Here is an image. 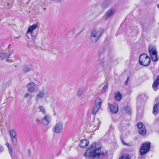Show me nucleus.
Wrapping results in <instances>:
<instances>
[{"label": "nucleus", "mask_w": 159, "mask_h": 159, "mask_svg": "<svg viewBox=\"0 0 159 159\" xmlns=\"http://www.w3.org/2000/svg\"><path fill=\"white\" fill-rule=\"evenodd\" d=\"M104 154L101 147L95 143H93L88 148L84 156L88 158H98L102 156Z\"/></svg>", "instance_id": "1"}, {"label": "nucleus", "mask_w": 159, "mask_h": 159, "mask_svg": "<svg viewBox=\"0 0 159 159\" xmlns=\"http://www.w3.org/2000/svg\"><path fill=\"white\" fill-rule=\"evenodd\" d=\"M103 32V29L100 28H95L93 29L90 34V41L93 43H96Z\"/></svg>", "instance_id": "2"}, {"label": "nucleus", "mask_w": 159, "mask_h": 159, "mask_svg": "<svg viewBox=\"0 0 159 159\" xmlns=\"http://www.w3.org/2000/svg\"><path fill=\"white\" fill-rule=\"evenodd\" d=\"M139 62L141 65L148 66L150 63V59L146 54H143L140 56Z\"/></svg>", "instance_id": "3"}, {"label": "nucleus", "mask_w": 159, "mask_h": 159, "mask_svg": "<svg viewBox=\"0 0 159 159\" xmlns=\"http://www.w3.org/2000/svg\"><path fill=\"white\" fill-rule=\"evenodd\" d=\"M116 12V10L115 8H111L107 10L102 17L103 21H106L110 18L113 16Z\"/></svg>", "instance_id": "4"}, {"label": "nucleus", "mask_w": 159, "mask_h": 159, "mask_svg": "<svg viewBox=\"0 0 159 159\" xmlns=\"http://www.w3.org/2000/svg\"><path fill=\"white\" fill-rule=\"evenodd\" d=\"M102 102V100L100 98L98 97L96 99L93 110V114H95L98 112Z\"/></svg>", "instance_id": "5"}, {"label": "nucleus", "mask_w": 159, "mask_h": 159, "mask_svg": "<svg viewBox=\"0 0 159 159\" xmlns=\"http://www.w3.org/2000/svg\"><path fill=\"white\" fill-rule=\"evenodd\" d=\"M26 87L28 91L31 93L35 92L38 90V86L37 84L31 82L27 84Z\"/></svg>", "instance_id": "6"}, {"label": "nucleus", "mask_w": 159, "mask_h": 159, "mask_svg": "<svg viewBox=\"0 0 159 159\" xmlns=\"http://www.w3.org/2000/svg\"><path fill=\"white\" fill-rule=\"evenodd\" d=\"M150 147V143L147 142L143 143L140 149V155H143L148 152L149 151Z\"/></svg>", "instance_id": "7"}, {"label": "nucleus", "mask_w": 159, "mask_h": 159, "mask_svg": "<svg viewBox=\"0 0 159 159\" xmlns=\"http://www.w3.org/2000/svg\"><path fill=\"white\" fill-rule=\"evenodd\" d=\"M42 120V124L44 125H47L51 122V118L49 114L45 115Z\"/></svg>", "instance_id": "8"}, {"label": "nucleus", "mask_w": 159, "mask_h": 159, "mask_svg": "<svg viewBox=\"0 0 159 159\" xmlns=\"http://www.w3.org/2000/svg\"><path fill=\"white\" fill-rule=\"evenodd\" d=\"M139 131L141 135H143L146 132V130L145 125L142 123H139L137 124Z\"/></svg>", "instance_id": "9"}, {"label": "nucleus", "mask_w": 159, "mask_h": 159, "mask_svg": "<svg viewBox=\"0 0 159 159\" xmlns=\"http://www.w3.org/2000/svg\"><path fill=\"white\" fill-rule=\"evenodd\" d=\"M63 125L62 123H57L54 128V132L57 134L60 133L62 131Z\"/></svg>", "instance_id": "10"}, {"label": "nucleus", "mask_w": 159, "mask_h": 159, "mask_svg": "<svg viewBox=\"0 0 159 159\" xmlns=\"http://www.w3.org/2000/svg\"><path fill=\"white\" fill-rule=\"evenodd\" d=\"M159 86V75H157L155 80L152 85V88L153 90L156 91L158 89Z\"/></svg>", "instance_id": "11"}, {"label": "nucleus", "mask_w": 159, "mask_h": 159, "mask_svg": "<svg viewBox=\"0 0 159 159\" xmlns=\"http://www.w3.org/2000/svg\"><path fill=\"white\" fill-rule=\"evenodd\" d=\"M109 105L110 106V111L112 113L115 114L117 112L118 106L116 103L114 102L113 104H109Z\"/></svg>", "instance_id": "12"}, {"label": "nucleus", "mask_w": 159, "mask_h": 159, "mask_svg": "<svg viewBox=\"0 0 159 159\" xmlns=\"http://www.w3.org/2000/svg\"><path fill=\"white\" fill-rule=\"evenodd\" d=\"M45 94V90H43L39 91L35 97V99L38 101L40 99L43 98Z\"/></svg>", "instance_id": "13"}, {"label": "nucleus", "mask_w": 159, "mask_h": 159, "mask_svg": "<svg viewBox=\"0 0 159 159\" xmlns=\"http://www.w3.org/2000/svg\"><path fill=\"white\" fill-rule=\"evenodd\" d=\"M38 26V23H36L30 26L28 28L27 33H30L32 34L33 31L37 29Z\"/></svg>", "instance_id": "14"}, {"label": "nucleus", "mask_w": 159, "mask_h": 159, "mask_svg": "<svg viewBox=\"0 0 159 159\" xmlns=\"http://www.w3.org/2000/svg\"><path fill=\"white\" fill-rule=\"evenodd\" d=\"M12 141L13 142L16 143L17 142V139L16 137V132L13 130H11L10 131Z\"/></svg>", "instance_id": "15"}, {"label": "nucleus", "mask_w": 159, "mask_h": 159, "mask_svg": "<svg viewBox=\"0 0 159 159\" xmlns=\"http://www.w3.org/2000/svg\"><path fill=\"white\" fill-rule=\"evenodd\" d=\"M89 142L86 139H83L80 141V146L82 148H84L87 146Z\"/></svg>", "instance_id": "16"}, {"label": "nucleus", "mask_w": 159, "mask_h": 159, "mask_svg": "<svg viewBox=\"0 0 159 159\" xmlns=\"http://www.w3.org/2000/svg\"><path fill=\"white\" fill-rule=\"evenodd\" d=\"M122 97L121 93L119 92H117L115 93V98L116 100L117 101H120Z\"/></svg>", "instance_id": "17"}, {"label": "nucleus", "mask_w": 159, "mask_h": 159, "mask_svg": "<svg viewBox=\"0 0 159 159\" xmlns=\"http://www.w3.org/2000/svg\"><path fill=\"white\" fill-rule=\"evenodd\" d=\"M148 50L150 55L157 53L156 48L153 46H150Z\"/></svg>", "instance_id": "18"}, {"label": "nucleus", "mask_w": 159, "mask_h": 159, "mask_svg": "<svg viewBox=\"0 0 159 159\" xmlns=\"http://www.w3.org/2000/svg\"><path fill=\"white\" fill-rule=\"evenodd\" d=\"M38 109L39 111L43 115H45L46 114V111L44 107L42 106H39L38 107Z\"/></svg>", "instance_id": "19"}, {"label": "nucleus", "mask_w": 159, "mask_h": 159, "mask_svg": "<svg viewBox=\"0 0 159 159\" xmlns=\"http://www.w3.org/2000/svg\"><path fill=\"white\" fill-rule=\"evenodd\" d=\"M158 112H159V103H156L153 109V114L154 115H156L155 113H157Z\"/></svg>", "instance_id": "20"}, {"label": "nucleus", "mask_w": 159, "mask_h": 159, "mask_svg": "<svg viewBox=\"0 0 159 159\" xmlns=\"http://www.w3.org/2000/svg\"><path fill=\"white\" fill-rule=\"evenodd\" d=\"M151 59L153 61H156L158 60L157 53L150 55Z\"/></svg>", "instance_id": "21"}, {"label": "nucleus", "mask_w": 159, "mask_h": 159, "mask_svg": "<svg viewBox=\"0 0 159 159\" xmlns=\"http://www.w3.org/2000/svg\"><path fill=\"white\" fill-rule=\"evenodd\" d=\"M0 59L3 60L6 58H8L9 57L7 53L5 52H2L0 55Z\"/></svg>", "instance_id": "22"}, {"label": "nucleus", "mask_w": 159, "mask_h": 159, "mask_svg": "<svg viewBox=\"0 0 159 159\" xmlns=\"http://www.w3.org/2000/svg\"><path fill=\"white\" fill-rule=\"evenodd\" d=\"M31 67L30 66H25L23 68V71L25 72H27L31 70Z\"/></svg>", "instance_id": "23"}, {"label": "nucleus", "mask_w": 159, "mask_h": 159, "mask_svg": "<svg viewBox=\"0 0 159 159\" xmlns=\"http://www.w3.org/2000/svg\"><path fill=\"white\" fill-rule=\"evenodd\" d=\"M109 6V4L107 2H103L101 6V8L103 9H104L106 8L107 7Z\"/></svg>", "instance_id": "24"}, {"label": "nucleus", "mask_w": 159, "mask_h": 159, "mask_svg": "<svg viewBox=\"0 0 159 159\" xmlns=\"http://www.w3.org/2000/svg\"><path fill=\"white\" fill-rule=\"evenodd\" d=\"M119 159H129V155L126 154L122 155Z\"/></svg>", "instance_id": "25"}, {"label": "nucleus", "mask_w": 159, "mask_h": 159, "mask_svg": "<svg viewBox=\"0 0 159 159\" xmlns=\"http://www.w3.org/2000/svg\"><path fill=\"white\" fill-rule=\"evenodd\" d=\"M108 87L107 84H106L103 87L102 89V92L103 93H105L107 90Z\"/></svg>", "instance_id": "26"}, {"label": "nucleus", "mask_w": 159, "mask_h": 159, "mask_svg": "<svg viewBox=\"0 0 159 159\" xmlns=\"http://www.w3.org/2000/svg\"><path fill=\"white\" fill-rule=\"evenodd\" d=\"M14 52V51L13 49L9 51L8 53H7V55L9 57Z\"/></svg>", "instance_id": "27"}, {"label": "nucleus", "mask_w": 159, "mask_h": 159, "mask_svg": "<svg viewBox=\"0 0 159 159\" xmlns=\"http://www.w3.org/2000/svg\"><path fill=\"white\" fill-rule=\"evenodd\" d=\"M35 121L36 123L38 125H40L42 123V121H41L39 119H37Z\"/></svg>", "instance_id": "28"}, {"label": "nucleus", "mask_w": 159, "mask_h": 159, "mask_svg": "<svg viewBox=\"0 0 159 159\" xmlns=\"http://www.w3.org/2000/svg\"><path fill=\"white\" fill-rule=\"evenodd\" d=\"M7 145L9 151H11V152L12 150L11 147L10 146V144L8 143H7Z\"/></svg>", "instance_id": "29"}, {"label": "nucleus", "mask_w": 159, "mask_h": 159, "mask_svg": "<svg viewBox=\"0 0 159 159\" xmlns=\"http://www.w3.org/2000/svg\"><path fill=\"white\" fill-rule=\"evenodd\" d=\"M30 96V94L28 93H25L24 95V97L25 98H27Z\"/></svg>", "instance_id": "30"}, {"label": "nucleus", "mask_w": 159, "mask_h": 159, "mask_svg": "<svg viewBox=\"0 0 159 159\" xmlns=\"http://www.w3.org/2000/svg\"><path fill=\"white\" fill-rule=\"evenodd\" d=\"M28 155L29 156H30L31 155V151L30 150V149H28Z\"/></svg>", "instance_id": "31"}, {"label": "nucleus", "mask_w": 159, "mask_h": 159, "mask_svg": "<svg viewBox=\"0 0 159 159\" xmlns=\"http://www.w3.org/2000/svg\"><path fill=\"white\" fill-rule=\"evenodd\" d=\"M3 147L0 146V152H1L3 151Z\"/></svg>", "instance_id": "32"}, {"label": "nucleus", "mask_w": 159, "mask_h": 159, "mask_svg": "<svg viewBox=\"0 0 159 159\" xmlns=\"http://www.w3.org/2000/svg\"><path fill=\"white\" fill-rule=\"evenodd\" d=\"M35 38L34 37H33L32 39L30 41H32V42H34V40H35Z\"/></svg>", "instance_id": "33"}, {"label": "nucleus", "mask_w": 159, "mask_h": 159, "mask_svg": "<svg viewBox=\"0 0 159 159\" xmlns=\"http://www.w3.org/2000/svg\"><path fill=\"white\" fill-rule=\"evenodd\" d=\"M143 129H142V128H141V130H143ZM143 131V130H142V131ZM142 132L143 133V132Z\"/></svg>", "instance_id": "34"}, {"label": "nucleus", "mask_w": 159, "mask_h": 159, "mask_svg": "<svg viewBox=\"0 0 159 159\" xmlns=\"http://www.w3.org/2000/svg\"><path fill=\"white\" fill-rule=\"evenodd\" d=\"M99 125H98V127H99Z\"/></svg>", "instance_id": "35"}, {"label": "nucleus", "mask_w": 159, "mask_h": 159, "mask_svg": "<svg viewBox=\"0 0 159 159\" xmlns=\"http://www.w3.org/2000/svg\"><path fill=\"white\" fill-rule=\"evenodd\" d=\"M78 94H79V92L78 93ZM80 93L79 94V95H80Z\"/></svg>", "instance_id": "36"}, {"label": "nucleus", "mask_w": 159, "mask_h": 159, "mask_svg": "<svg viewBox=\"0 0 159 159\" xmlns=\"http://www.w3.org/2000/svg\"><path fill=\"white\" fill-rule=\"evenodd\" d=\"M101 65H102V63H101Z\"/></svg>", "instance_id": "37"}, {"label": "nucleus", "mask_w": 159, "mask_h": 159, "mask_svg": "<svg viewBox=\"0 0 159 159\" xmlns=\"http://www.w3.org/2000/svg\"><path fill=\"white\" fill-rule=\"evenodd\" d=\"M127 83V81L125 82V84H126Z\"/></svg>", "instance_id": "38"}]
</instances>
